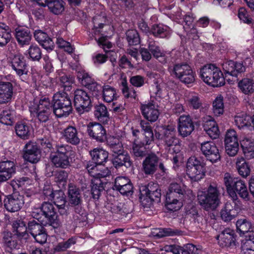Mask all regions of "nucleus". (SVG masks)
Here are the masks:
<instances>
[{"instance_id":"58836bf2","label":"nucleus","mask_w":254,"mask_h":254,"mask_svg":"<svg viewBox=\"0 0 254 254\" xmlns=\"http://www.w3.org/2000/svg\"><path fill=\"white\" fill-rule=\"evenodd\" d=\"M234 190L236 193L239 194L240 197L245 201L250 200V195L249 194L247 186L244 181L239 179L235 182V185L234 187Z\"/></svg>"},{"instance_id":"20e7f679","label":"nucleus","mask_w":254,"mask_h":254,"mask_svg":"<svg viewBox=\"0 0 254 254\" xmlns=\"http://www.w3.org/2000/svg\"><path fill=\"white\" fill-rule=\"evenodd\" d=\"M200 76L205 83L213 87L221 86L225 84L222 72L213 64H207L201 68Z\"/></svg>"},{"instance_id":"3c124183","label":"nucleus","mask_w":254,"mask_h":254,"mask_svg":"<svg viewBox=\"0 0 254 254\" xmlns=\"http://www.w3.org/2000/svg\"><path fill=\"white\" fill-rule=\"evenodd\" d=\"M104 190V184L101 180L94 179L92 180L91 193L94 199H98Z\"/></svg>"},{"instance_id":"ddd939ff","label":"nucleus","mask_w":254,"mask_h":254,"mask_svg":"<svg viewBox=\"0 0 254 254\" xmlns=\"http://www.w3.org/2000/svg\"><path fill=\"white\" fill-rule=\"evenodd\" d=\"M201 150L207 159L212 162H215L220 159L219 150L213 142L206 141L202 143Z\"/></svg>"},{"instance_id":"4c0bfd02","label":"nucleus","mask_w":254,"mask_h":254,"mask_svg":"<svg viewBox=\"0 0 254 254\" xmlns=\"http://www.w3.org/2000/svg\"><path fill=\"white\" fill-rule=\"evenodd\" d=\"M90 154L95 164H101L106 162L108 158V152L100 148H94Z\"/></svg>"},{"instance_id":"412c9836","label":"nucleus","mask_w":254,"mask_h":254,"mask_svg":"<svg viewBox=\"0 0 254 254\" xmlns=\"http://www.w3.org/2000/svg\"><path fill=\"white\" fill-rule=\"evenodd\" d=\"M15 173V167L13 162L6 161L0 163V182L8 180Z\"/></svg>"},{"instance_id":"6e6552de","label":"nucleus","mask_w":254,"mask_h":254,"mask_svg":"<svg viewBox=\"0 0 254 254\" xmlns=\"http://www.w3.org/2000/svg\"><path fill=\"white\" fill-rule=\"evenodd\" d=\"M74 103L78 113L82 114L88 111L91 99L86 92L77 89L74 92Z\"/></svg>"},{"instance_id":"69168bd1","label":"nucleus","mask_w":254,"mask_h":254,"mask_svg":"<svg viewBox=\"0 0 254 254\" xmlns=\"http://www.w3.org/2000/svg\"><path fill=\"white\" fill-rule=\"evenodd\" d=\"M76 243V240L74 238H71L68 239L66 241L59 243L55 247V250L57 252L65 251L67 249L70 248L72 245Z\"/></svg>"},{"instance_id":"f8f14e48","label":"nucleus","mask_w":254,"mask_h":254,"mask_svg":"<svg viewBox=\"0 0 254 254\" xmlns=\"http://www.w3.org/2000/svg\"><path fill=\"white\" fill-rule=\"evenodd\" d=\"M40 157V151L36 142L29 141L25 144L23 154V158L25 160L35 163L39 161Z\"/></svg>"},{"instance_id":"4be33fe9","label":"nucleus","mask_w":254,"mask_h":254,"mask_svg":"<svg viewBox=\"0 0 254 254\" xmlns=\"http://www.w3.org/2000/svg\"><path fill=\"white\" fill-rule=\"evenodd\" d=\"M222 68L226 75L237 76L238 74L245 71V67L241 63H235L232 61L224 62L222 64Z\"/></svg>"},{"instance_id":"1a4fd4ad","label":"nucleus","mask_w":254,"mask_h":254,"mask_svg":"<svg viewBox=\"0 0 254 254\" xmlns=\"http://www.w3.org/2000/svg\"><path fill=\"white\" fill-rule=\"evenodd\" d=\"M24 203V197L15 192L7 195L4 200V206L7 211L15 212L19 211Z\"/></svg>"},{"instance_id":"864d4df0","label":"nucleus","mask_w":254,"mask_h":254,"mask_svg":"<svg viewBox=\"0 0 254 254\" xmlns=\"http://www.w3.org/2000/svg\"><path fill=\"white\" fill-rule=\"evenodd\" d=\"M241 248L244 254H254V235L250 236V238L243 243Z\"/></svg>"},{"instance_id":"72a5a7b5","label":"nucleus","mask_w":254,"mask_h":254,"mask_svg":"<svg viewBox=\"0 0 254 254\" xmlns=\"http://www.w3.org/2000/svg\"><path fill=\"white\" fill-rule=\"evenodd\" d=\"M43 6H47L50 12L56 15L61 14L64 10L65 3L63 0H46Z\"/></svg>"},{"instance_id":"6ab92c4d","label":"nucleus","mask_w":254,"mask_h":254,"mask_svg":"<svg viewBox=\"0 0 254 254\" xmlns=\"http://www.w3.org/2000/svg\"><path fill=\"white\" fill-rule=\"evenodd\" d=\"M140 109L144 118L150 122H155L159 116V112L152 102L141 104Z\"/></svg>"},{"instance_id":"7ed1b4c3","label":"nucleus","mask_w":254,"mask_h":254,"mask_svg":"<svg viewBox=\"0 0 254 254\" xmlns=\"http://www.w3.org/2000/svg\"><path fill=\"white\" fill-rule=\"evenodd\" d=\"M171 76L179 80L182 83L189 85L195 80V73L191 66L185 63L176 64L168 68Z\"/></svg>"},{"instance_id":"603ef678","label":"nucleus","mask_w":254,"mask_h":254,"mask_svg":"<svg viewBox=\"0 0 254 254\" xmlns=\"http://www.w3.org/2000/svg\"><path fill=\"white\" fill-rule=\"evenodd\" d=\"M3 242L5 246L10 250L16 249L18 246L17 242L12 237L10 232L4 231L2 233Z\"/></svg>"},{"instance_id":"f03ea898","label":"nucleus","mask_w":254,"mask_h":254,"mask_svg":"<svg viewBox=\"0 0 254 254\" xmlns=\"http://www.w3.org/2000/svg\"><path fill=\"white\" fill-rule=\"evenodd\" d=\"M198 201L205 210H214L220 204V195L218 188L210 185L205 191L198 192Z\"/></svg>"},{"instance_id":"052dcab7","label":"nucleus","mask_w":254,"mask_h":254,"mask_svg":"<svg viewBox=\"0 0 254 254\" xmlns=\"http://www.w3.org/2000/svg\"><path fill=\"white\" fill-rule=\"evenodd\" d=\"M224 142L225 144H239L238 135L235 130L230 129L227 131Z\"/></svg>"},{"instance_id":"37998d69","label":"nucleus","mask_w":254,"mask_h":254,"mask_svg":"<svg viewBox=\"0 0 254 254\" xmlns=\"http://www.w3.org/2000/svg\"><path fill=\"white\" fill-rule=\"evenodd\" d=\"M50 158L52 163L57 167L66 168L69 165L68 155L62 156L52 154Z\"/></svg>"},{"instance_id":"13d9d810","label":"nucleus","mask_w":254,"mask_h":254,"mask_svg":"<svg viewBox=\"0 0 254 254\" xmlns=\"http://www.w3.org/2000/svg\"><path fill=\"white\" fill-rule=\"evenodd\" d=\"M122 91L124 97L128 98H132L135 99L137 94L136 91L132 87H128L126 80L122 82Z\"/></svg>"},{"instance_id":"b1692460","label":"nucleus","mask_w":254,"mask_h":254,"mask_svg":"<svg viewBox=\"0 0 254 254\" xmlns=\"http://www.w3.org/2000/svg\"><path fill=\"white\" fill-rule=\"evenodd\" d=\"M14 234L20 239L27 240L29 235L25 222L21 219L14 220L12 224Z\"/></svg>"},{"instance_id":"c03bdc74","label":"nucleus","mask_w":254,"mask_h":254,"mask_svg":"<svg viewBox=\"0 0 254 254\" xmlns=\"http://www.w3.org/2000/svg\"><path fill=\"white\" fill-rule=\"evenodd\" d=\"M11 37L9 27L4 23H0V47L6 45L10 41Z\"/></svg>"},{"instance_id":"2f4dec72","label":"nucleus","mask_w":254,"mask_h":254,"mask_svg":"<svg viewBox=\"0 0 254 254\" xmlns=\"http://www.w3.org/2000/svg\"><path fill=\"white\" fill-rule=\"evenodd\" d=\"M148 49L153 57L158 60L159 62L162 64L167 63L168 57L166 55V53L161 51L160 47L156 45L155 42H149Z\"/></svg>"},{"instance_id":"4d7b16f0","label":"nucleus","mask_w":254,"mask_h":254,"mask_svg":"<svg viewBox=\"0 0 254 254\" xmlns=\"http://www.w3.org/2000/svg\"><path fill=\"white\" fill-rule=\"evenodd\" d=\"M30 58L35 61H39L41 58V51L36 45H31L27 51Z\"/></svg>"},{"instance_id":"79ce46f5","label":"nucleus","mask_w":254,"mask_h":254,"mask_svg":"<svg viewBox=\"0 0 254 254\" xmlns=\"http://www.w3.org/2000/svg\"><path fill=\"white\" fill-rule=\"evenodd\" d=\"M235 125L240 129L251 125V117L244 113L237 114L234 118Z\"/></svg>"},{"instance_id":"4468645a","label":"nucleus","mask_w":254,"mask_h":254,"mask_svg":"<svg viewBox=\"0 0 254 254\" xmlns=\"http://www.w3.org/2000/svg\"><path fill=\"white\" fill-rule=\"evenodd\" d=\"M159 157L154 153L148 154L142 162V170L146 175H152L157 170Z\"/></svg>"},{"instance_id":"774afa93","label":"nucleus","mask_w":254,"mask_h":254,"mask_svg":"<svg viewBox=\"0 0 254 254\" xmlns=\"http://www.w3.org/2000/svg\"><path fill=\"white\" fill-rule=\"evenodd\" d=\"M77 77L79 80H81V84L87 88L88 85L95 82L88 73L84 71L78 72Z\"/></svg>"},{"instance_id":"49530a36","label":"nucleus","mask_w":254,"mask_h":254,"mask_svg":"<svg viewBox=\"0 0 254 254\" xmlns=\"http://www.w3.org/2000/svg\"><path fill=\"white\" fill-rule=\"evenodd\" d=\"M237 230L241 233L245 234L248 232L254 233V227L251 222L246 219H239L236 222Z\"/></svg>"},{"instance_id":"7c9ffc66","label":"nucleus","mask_w":254,"mask_h":254,"mask_svg":"<svg viewBox=\"0 0 254 254\" xmlns=\"http://www.w3.org/2000/svg\"><path fill=\"white\" fill-rule=\"evenodd\" d=\"M68 196L69 203L71 205L78 206L81 204L82 199L80 191L78 188L71 184L68 186Z\"/></svg>"},{"instance_id":"bb28decb","label":"nucleus","mask_w":254,"mask_h":254,"mask_svg":"<svg viewBox=\"0 0 254 254\" xmlns=\"http://www.w3.org/2000/svg\"><path fill=\"white\" fill-rule=\"evenodd\" d=\"M237 202L239 203L240 201H233V203H234L236 205L234 207L231 202L226 203L225 207L221 211V217L224 221H230L237 215L238 209L240 207L237 204Z\"/></svg>"},{"instance_id":"e2e57ef3","label":"nucleus","mask_w":254,"mask_h":254,"mask_svg":"<svg viewBox=\"0 0 254 254\" xmlns=\"http://www.w3.org/2000/svg\"><path fill=\"white\" fill-rule=\"evenodd\" d=\"M127 39L129 45H136L139 43L140 39L136 30H129L126 33Z\"/></svg>"},{"instance_id":"c85d7f7f","label":"nucleus","mask_w":254,"mask_h":254,"mask_svg":"<svg viewBox=\"0 0 254 254\" xmlns=\"http://www.w3.org/2000/svg\"><path fill=\"white\" fill-rule=\"evenodd\" d=\"M150 34L156 37L168 38L171 34L170 28L162 24H154L150 29Z\"/></svg>"},{"instance_id":"a211bd4d","label":"nucleus","mask_w":254,"mask_h":254,"mask_svg":"<svg viewBox=\"0 0 254 254\" xmlns=\"http://www.w3.org/2000/svg\"><path fill=\"white\" fill-rule=\"evenodd\" d=\"M194 130V126L189 116H181L178 125L179 133L182 137L190 135Z\"/></svg>"},{"instance_id":"bf43d9fd","label":"nucleus","mask_w":254,"mask_h":254,"mask_svg":"<svg viewBox=\"0 0 254 254\" xmlns=\"http://www.w3.org/2000/svg\"><path fill=\"white\" fill-rule=\"evenodd\" d=\"M43 229L44 228L42 224L33 220L28 223L27 232L28 231L33 237L36 235V234L42 232Z\"/></svg>"},{"instance_id":"e433bc0d","label":"nucleus","mask_w":254,"mask_h":254,"mask_svg":"<svg viewBox=\"0 0 254 254\" xmlns=\"http://www.w3.org/2000/svg\"><path fill=\"white\" fill-rule=\"evenodd\" d=\"M238 86L245 95H251L254 92V80L252 78H243L238 82Z\"/></svg>"},{"instance_id":"9d476101","label":"nucleus","mask_w":254,"mask_h":254,"mask_svg":"<svg viewBox=\"0 0 254 254\" xmlns=\"http://www.w3.org/2000/svg\"><path fill=\"white\" fill-rule=\"evenodd\" d=\"M52 105L47 98H44L39 101L36 109L37 117L41 122H46L49 119L52 111Z\"/></svg>"},{"instance_id":"a18cd8bd","label":"nucleus","mask_w":254,"mask_h":254,"mask_svg":"<svg viewBox=\"0 0 254 254\" xmlns=\"http://www.w3.org/2000/svg\"><path fill=\"white\" fill-rule=\"evenodd\" d=\"M236 166L239 174L242 177H246L250 175V167L244 158L241 157L237 158Z\"/></svg>"},{"instance_id":"f3484780","label":"nucleus","mask_w":254,"mask_h":254,"mask_svg":"<svg viewBox=\"0 0 254 254\" xmlns=\"http://www.w3.org/2000/svg\"><path fill=\"white\" fill-rule=\"evenodd\" d=\"M235 231L230 228H226L221 232L217 238L220 246L228 247L235 245Z\"/></svg>"},{"instance_id":"2eb2a0df","label":"nucleus","mask_w":254,"mask_h":254,"mask_svg":"<svg viewBox=\"0 0 254 254\" xmlns=\"http://www.w3.org/2000/svg\"><path fill=\"white\" fill-rule=\"evenodd\" d=\"M86 169L94 179H100L110 175L111 171L104 166L101 164H95L93 162H89L87 165Z\"/></svg>"},{"instance_id":"f704fd0d","label":"nucleus","mask_w":254,"mask_h":254,"mask_svg":"<svg viewBox=\"0 0 254 254\" xmlns=\"http://www.w3.org/2000/svg\"><path fill=\"white\" fill-rule=\"evenodd\" d=\"M107 143L113 154L124 150L121 137L110 136L107 139Z\"/></svg>"},{"instance_id":"dca6fc26","label":"nucleus","mask_w":254,"mask_h":254,"mask_svg":"<svg viewBox=\"0 0 254 254\" xmlns=\"http://www.w3.org/2000/svg\"><path fill=\"white\" fill-rule=\"evenodd\" d=\"M87 131L91 137L98 141L103 142L106 139V130L99 123H90L87 125Z\"/></svg>"},{"instance_id":"338daca9","label":"nucleus","mask_w":254,"mask_h":254,"mask_svg":"<svg viewBox=\"0 0 254 254\" xmlns=\"http://www.w3.org/2000/svg\"><path fill=\"white\" fill-rule=\"evenodd\" d=\"M158 184L153 183H150L147 186H143L140 189L141 195H145L160 190Z\"/></svg>"},{"instance_id":"6e6d98bb","label":"nucleus","mask_w":254,"mask_h":254,"mask_svg":"<svg viewBox=\"0 0 254 254\" xmlns=\"http://www.w3.org/2000/svg\"><path fill=\"white\" fill-rule=\"evenodd\" d=\"M122 204L117 201L107 202L105 205L106 210L113 214L122 213Z\"/></svg>"},{"instance_id":"a878e982","label":"nucleus","mask_w":254,"mask_h":254,"mask_svg":"<svg viewBox=\"0 0 254 254\" xmlns=\"http://www.w3.org/2000/svg\"><path fill=\"white\" fill-rule=\"evenodd\" d=\"M12 94L13 86L10 82H0V104L10 101Z\"/></svg>"},{"instance_id":"c756f323","label":"nucleus","mask_w":254,"mask_h":254,"mask_svg":"<svg viewBox=\"0 0 254 254\" xmlns=\"http://www.w3.org/2000/svg\"><path fill=\"white\" fill-rule=\"evenodd\" d=\"M238 180L239 179L238 178H233L229 173H225L224 175V182L228 193L232 198L233 201L239 202V200H238L237 195L234 190L235 182L238 181Z\"/></svg>"},{"instance_id":"ea45409f","label":"nucleus","mask_w":254,"mask_h":254,"mask_svg":"<svg viewBox=\"0 0 254 254\" xmlns=\"http://www.w3.org/2000/svg\"><path fill=\"white\" fill-rule=\"evenodd\" d=\"M94 115L99 122L103 124L107 123L109 119L107 109L103 104H99L95 107Z\"/></svg>"},{"instance_id":"09e8293b","label":"nucleus","mask_w":254,"mask_h":254,"mask_svg":"<svg viewBox=\"0 0 254 254\" xmlns=\"http://www.w3.org/2000/svg\"><path fill=\"white\" fill-rule=\"evenodd\" d=\"M60 81V84L65 90H69L71 84L73 83V79L72 77L68 76L62 71L57 72L56 76Z\"/></svg>"},{"instance_id":"473e14b6","label":"nucleus","mask_w":254,"mask_h":254,"mask_svg":"<svg viewBox=\"0 0 254 254\" xmlns=\"http://www.w3.org/2000/svg\"><path fill=\"white\" fill-rule=\"evenodd\" d=\"M55 204L59 209L60 213L62 215L66 214L65 209L66 199L64 193L62 191H56L52 197Z\"/></svg>"},{"instance_id":"de8ad7c7","label":"nucleus","mask_w":254,"mask_h":254,"mask_svg":"<svg viewBox=\"0 0 254 254\" xmlns=\"http://www.w3.org/2000/svg\"><path fill=\"white\" fill-rule=\"evenodd\" d=\"M102 95L104 100L108 103L111 102L117 98L116 90L109 85L103 86Z\"/></svg>"},{"instance_id":"393cba45","label":"nucleus","mask_w":254,"mask_h":254,"mask_svg":"<svg viewBox=\"0 0 254 254\" xmlns=\"http://www.w3.org/2000/svg\"><path fill=\"white\" fill-rule=\"evenodd\" d=\"M113 155L112 163L116 168L122 166L128 168L131 166L132 162L130 160V156L125 150L117 154H113Z\"/></svg>"},{"instance_id":"680f3d73","label":"nucleus","mask_w":254,"mask_h":254,"mask_svg":"<svg viewBox=\"0 0 254 254\" xmlns=\"http://www.w3.org/2000/svg\"><path fill=\"white\" fill-rule=\"evenodd\" d=\"M13 116L12 111L3 110L0 113V122L4 125H11L12 123Z\"/></svg>"},{"instance_id":"cd10ccee","label":"nucleus","mask_w":254,"mask_h":254,"mask_svg":"<svg viewBox=\"0 0 254 254\" xmlns=\"http://www.w3.org/2000/svg\"><path fill=\"white\" fill-rule=\"evenodd\" d=\"M63 136L66 142L71 144L77 145L80 142L77 130L74 127L68 126L66 127L64 130Z\"/></svg>"},{"instance_id":"8fccbe9b","label":"nucleus","mask_w":254,"mask_h":254,"mask_svg":"<svg viewBox=\"0 0 254 254\" xmlns=\"http://www.w3.org/2000/svg\"><path fill=\"white\" fill-rule=\"evenodd\" d=\"M16 134L20 138L26 139L30 135V127L23 123H18L15 126Z\"/></svg>"},{"instance_id":"c9c22d12","label":"nucleus","mask_w":254,"mask_h":254,"mask_svg":"<svg viewBox=\"0 0 254 254\" xmlns=\"http://www.w3.org/2000/svg\"><path fill=\"white\" fill-rule=\"evenodd\" d=\"M15 35L17 42L22 46L29 44L31 40L30 31L26 28H16Z\"/></svg>"},{"instance_id":"39448f33","label":"nucleus","mask_w":254,"mask_h":254,"mask_svg":"<svg viewBox=\"0 0 254 254\" xmlns=\"http://www.w3.org/2000/svg\"><path fill=\"white\" fill-rule=\"evenodd\" d=\"M53 101V113L58 118L66 117L71 113V102L66 94L57 93L54 95Z\"/></svg>"},{"instance_id":"f257e3e1","label":"nucleus","mask_w":254,"mask_h":254,"mask_svg":"<svg viewBox=\"0 0 254 254\" xmlns=\"http://www.w3.org/2000/svg\"><path fill=\"white\" fill-rule=\"evenodd\" d=\"M193 197L192 191L187 186L181 187L177 183H172L166 194V206L170 211H177L182 207L184 201Z\"/></svg>"},{"instance_id":"5701e85b","label":"nucleus","mask_w":254,"mask_h":254,"mask_svg":"<svg viewBox=\"0 0 254 254\" xmlns=\"http://www.w3.org/2000/svg\"><path fill=\"white\" fill-rule=\"evenodd\" d=\"M203 128L209 136L212 139L217 138L220 134V131L216 123L210 117L204 119Z\"/></svg>"},{"instance_id":"423d86ee","label":"nucleus","mask_w":254,"mask_h":254,"mask_svg":"<svg viewBox=\"0 0 254 254\" xmlns=\"http://www.w3.org/2000/svg\"><path fill=\"white\" fill-rule=\"evenodd\" d=\"M186 172L191 182H199L205 175V165L195 157H191L187 161Z\"/></svg>"},{"instance_id":"5fc2aeb1","label":"nucleus","mask_w":254,"mask_h":254,"mask_svg":"<svg viewBox=\"0 0 254 254\" xmlns=\"http://www.w3.org/2000/svg\"><path fill=\"white\" fill-rule=\"evenodd\" d=\"M213 113L216 116L222 115L224 112L223 98L221 95H218L213 102Z\"/></svg>"},{"instance_id":"a19ab883","label":"nucleus","mask_w":254,"mask_h":254,"mask_svg":"<svg viewBox=\"0 0 254 254\" xmlns=\"http://www.w3.org/2000/svg\"><path fill=\"white\" fill-rule=\"evenodd\" d=\"M179 231L177 230L172 229L170 228H155L151 232V235L156 238H162L167 236H173L178 235Z\"/></svg>"},{"instance_id":"0eeeda50","label":"nucleus","mask_w":254,"mask_h":254,"mask_svg":"<svg viewBox=\"0 0 254 254\" xmlns=\"http://www.w3.org/2000/svg\"><path fill=\"white\" fill-rule=\"evenodd\" d=\"M163 141L166 147L171 153L179 152V140L176 136V129L174 127L168 126L163 128Z\"/></svg>"},{"instance_id":"aec40b11","label":"nucleus","mask_w":254,"mask_h":254,"mask_svg":"<svg viewBox=\"0 0 254 254\" xmlns=\"http://www.w3.org/2000/svg\"><path fill=\"white\" fill-rule=\"evenodd\" d=\"M41 207L43 216L46 219V221L45 222V225H57L58 224L57 215L53 204L45 202L43 203Z\"/></svg>"},{"instance_id":"0e129e2a","label":"nucleus","mask_w":254,"mask_h":254,"mask_svg":"<svg viewBox=\"0 0 254 254\" xmlns=\"http://www.w3.org/2000/svg\"><path fill=\"white\" fill-rule=\"evenodd\" d=\"M30 184V180L27 177L14 179L11 181L10 185L14 190L26 186Z\"/></svg>"},{"instance_id":"9b49d317","label":"nucleus","mask_w":254,"mask_h":254,"mask_svg":"<svg viewBox=\"0 0 254 254\" xmlns=\"http://www.w3.org/2000/svg\"><path fill=\"white\" fill-rule=\"evenodd\" d=\"M10 65L18 76L27 74V65L24 56L20 54H15L10 58Z\"/></svg>"}]
</instances>
